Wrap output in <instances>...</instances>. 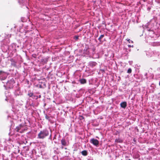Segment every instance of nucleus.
Segmentation results:
<instances>
[{
    "mask_svg": "<svg viewBox=\"0 0 160 160\" xmlns=\"http://www.w3.org/2000/svg\"><path fill=\"white\" fill-rule=\"evenodd\" d=\"M120 106L122 108H125L127 106V102H122L120 104Z\"/></svg>",
    "mask_w": 160,
    "mask_h": 160,
    "instance_id": "5",
    "label": "nucleus"
},
{
    "mask_svg": "<svg viewBox=\"0 0 160 160\" xmlns=\"http://www.w3.org/2000/svg\"><path fill=\"white\" fill-rule=\"evenodd\" d=\"M5 72L4 71H0V78H1L2 75H4V74L5 73Z\"/></svg>",
    "mask_w": 160,
    "mask_h": 160,
    "instance_id": "12",
    "label": "nucleus"
},
{
    "mask_svg": "<svg viewBox=\"0 0 160 160\" xmlns=\"http://www.w3.org/2000/svg\"><path fill=\"white\" fill-rule=\"evenodd\" d=\"M104 37V35L103 34L101 35L100 37L99 38L98 40L100 41V42H102L101 39L103 38Z\"/></svg>",
    "mask_w": 160,
    "mask_h": 160,
    "instance_id": "11",
    "label": "nucleus"
},
{
    "mask_svg": "<svg viewBox=\"0 0 160 160\" xmlns=\"http://www.w3.org/2000/svg\"><path fill=\"white\" fill-rule=\"evenodd\" d=\"M97 64V63L95 62H89V65L92 67L95 66Z\"/></svg>",
    "mask_w": 160,
    "mask_h": 160,
    "instance_id": "6",
    "label": "nucleus"
},
{
    "mask_svg": "<svg viewBox=\"0 0 160 160\" xmlns=\"http://www.w3.org/2000/svg\"><path fill=\"white\" fill-rule=\"evenodd\" d=\"M81 153L84 156H86L87 155V152L86 150L82 151V152Z\"/></svg>",
    "mask_w": 160,
    "mask_h": 160,
    "instance_id": "8",
    "label": "nucleus"
},
{
    "mask_svg": "<svg viewBox=\"0 0 160 160\" xmlns=\"http://www.w3.org/2000/svg\"><path fill=\"white\" fill-rule=\"evenodd\" d=\"M81 118L80 119H84V118L82 116H81Z\"/></svg>",
    "mask_w": 160,
    "mask_h": 160,
    "instance_id": "20",
    "label": "nucleus"
},
{
    "mask_svg": "<svg viewBox=\"0 0 160 160\" xmlns=\"http://www.w3.org/2000/svg\"><path fill=\"white\" fill-rule=\"evenodd\" d=\"M49 131L47 129L41 130L38 133L37 138L39 139H43L49 135Z\"/></svg>",
    "mask_w": 160,
    "mask_h": 160,
    "instance_id": "1",
    "label": "nucleus"
},
{
    "mask_svg": "<svg viewBox=\"0 0 160 160\" xmlns=\"http://www.w3.org/2000/svg\"><path fill=\"white\" fill-rule=\"evenodd\" d=\"M115 142H116L122 143V141L120 138H118L115 139Z\"/></svg>",
    "mask_w": 160,
    "mask_h": 160,
    "instance_id": "9",
    "label": "nucleus"
},
{
    "mask_svg": "<svg viewBox=\"0 0 160 160\" xmlns=\"http://www.w3.org/2000/svg\"><path fill=\"white\" fill-rule=\"evenodd\" d=\"M127 41H128V42L129 43H130V42H132V43H133V41H131V40H130V39H127Z\"/></svg>",
    "mask_w": 160,
    "mask_h": 160,
    "instance_id": "15",
    "label": "nucleus"
},
{
    "mask_svg": "<svg viewBox=\"0 0 160 160\" xmlns=\"http://www.w3.org/2000/svg\"><path fill=\"white\" fill-rule=\"evenodd\" d=\"M80 82L81 84H84L86 82V80L85 79H82L80 80Z\"/></svg>",
    "mask_w": 160,
    "mask_h": 160,
    "instance_id": "10",
    "label": "nucleus"
},
{
    "mask_svg": "<svg viewBox=\"0 0 160 160\" xmlns=\"http://www.w3.org/2000/svg\"><path fill=\"white\" fill-rule=\"evenodd\" d=\"M92 50L93 52H94L95 50V48H94L92 49Z\"/></svg>",
    "mask_w": 160,
    "mask_h": 160,
    "instance_id": "18",
    "label": "nucleus"
},
{
    "mask_svg": "<svg viewBox=\"0 0 160 160\" xmlns=\"http://www.w3.org/2000/svg\"><path fill=\"white\" fill-rule=\"evenodd\" d=\"M38 98H41V95H39V97H38Z\"/></svg>",
    "mask_w": 160,
    "mask_h": 160,
    "instance_id": "22",
    "label": "nucleus"
},
{
    "mask_svg": "<svg viewBox=\"0 0 160 160\" xmlns=\"http://www.w3.org/2000/svg\"><path fill=\"white\" fill-rule=\"evenodd\" d=\"M132 70L131 69V68H129L127 72L128 73H131L132 72Z\"/></svg>",
    "mask_w": 160,
    "mask_h": 160,
    "instance_id": "14",
    "label": "nucleus"
},
{
    "mask_svg": "<svg viewBox=\"0 0 160 160\" xmlns=\"http://www.w3.org/2000/svg\"><path fill=\"white\" fill-rule=\"evenodd\" d=\"M90 142L91 143H92L94 145L96 146H98L99 144L98 141L94 138H92L91 139Z\"/></svg>",
    "mask_w": 160,
    "mask_h": 160,
    "instance_id": "3",
    "label": "nucleus"
},
{
    "mask_svg": "<svg viewBox=\"0 0 160 160\" xmlns=\"http://www.w3.org/2000/svg\"><path fill=\"white\" fill-rule=\"evenodd\" d=\"M15 82L13 78H12L9 81H8L7 83V85L10 88H12L13 86V84Z\"/></svg>",
    "mask_w": 160,
    "mask_h": 160,
    "instance_id": "2",
    "label": "nucleus"
},
{
    "mask_svg": "<svg viewBox=\"0 0 160 160\" xmlns=\"http://www.w3.org/2000/svg\"><path fill=\"white\" fill-rule=\"evenodd\" d=\"M21 125L18 126L15 129V131L17 132H19V131L21 129Z\"/></svg>",
    "mask_w": 160,
    "mask_h": 160,
    "instance_id": "7",
    "label": "nucleus"
},
{
    "mask_svg": "<svg viewBox=\"0 0 160 160\" xmlns=\"http://www.w3.org/2000/svg\"><path fill=\"white\" fill-rule=\"evenodd\" d=\"M35 98H36V96L33 95V96H32L33 98H35Z\"/></svg>",
    "mask_w": 160,
    "mask_h": 160,
    "instance_id": "19",
    "label": "nucleus"
},
{
    "mask_svg": "<svg viewBox=\"0 0 160 160\" xmlns=\"http://www.w3.org/2000/svg\"><path fill=\"white\" fill-rule=\"evenodd\" d=\"M38 96H36V98H35V99H37L38 98Z\"/></svg>",
    "mask_w": 160,
    "mask_h": 160,
    "instance_id": "21",
    "label": "nucleus"
},
{
    "mask_svg": "<svg viewBox=\"0 0 160 160\" xmlns=\"http://www.w3.org/2000/svg\"><path fill=\"white\" fill-rule=\"evenodd\" d=\"M50 137L51 138V135H50Z\"/></svg>",
    "mask_w": 160,
    "mask_h": 160,
    "instance_id": "24",
    "label": "nucleus"
},
{
    "mask_svg": "<svg viewBox=\"0 0 160 160\" xmlns=\"http://www.w3.org/2000/svg\"><path fill=\"white\" fill-rule=\"evenodd\" d=\"M61 144L62 145L66 146L67 145V143L64 138H62L61 140Z\"/></svg>",
    "mask_w": 160,
    "mask_h": 160,
    "instance_id": "4",
    "label": "nucleus"
},
{
    "mask_svg": "<svg viewBox=\"0 0 160 160\" xmlns=\"http://www.w3.org/2000/svg\"><path fill=\"white\" fill-rule=\"evenodd\" d=\"M28 95L29 96V97H31L33 96V93L32 92H29L28 94Z\"/></svg>",
    "mask_w": 160,
    "mask_h": 160,
    "instance_id": "13",
    "label": "nucleus"
},
{
    "mask_svg": "<svg viewBox=\"0 0 160 160\" xmlns=\"http://www.w3.org/2000/svg\"><path fill=\"white\" fill-rule=\"evenodd\" d=\"M128 47H129V48H130V47H133V45H132V46H131V45H128Z\"/></svg>",
    "mask_w": 160,
    "mask_h": 160,
    "instance_id": "17",
    "label": "nucleus"
},
{
    "mask_svg": "<svg viewBox=\"0 0 160 160\" xmlns=\"http://www.w3.org/2000/svg\"><path fill=\"white\" fill-rule=\"evenodd\" d=\"M45 118L47 119H49V117H48L47 115L46 116Z\"/></svg>",
    "mask_w": 160,
    "mask_h": 160,
    "instance_id": "16",
    "label": "nucleus"
},
{
    "mask_svg": "<svg viewBox=\"0 0 160 160\" xmlns=\"http://www.w3.org/2000/svg\"><path fill=\"white\" fill-rule=\"evenodd\" d=\"M159 85L160 86V81L159 82Z\"/></svg>",
    "mask_w": 160,
    "mask_h": 160,
    "instance_id": "23",
    "label": "nucleus"
}]
</instances>
